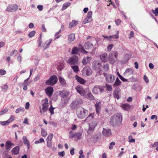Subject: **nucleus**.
<instances>
[{
  "label": "nucleus",
  "mask_w": 158,
  "mask_h": 158,
  "mask_svg": "<svg viewBox=\"0 0 158 158\" xmlns=\"http://www.w3.org/2000/svg\"><path fill=\"white\" fill-rule=\"evenodd\" d=\"M122 116L120 113L115 114L111 117L110 123L113 127L117 126L121 123Z\"/></svg>",
  "instance_id": "1"
},
{
  "label": "nucleus",
  "mask_w": 158,
  "mask_h": 158,
  "mask_svg": "<svg viewBox=\"0 0 158 158\" xmlns=\"http://www.w3.org/2000/svg\"><path fill=\"white\" fill-rule=\"evenodd\" d=\"M79 109L77 113L78 118L81 119L86 117L88 114V111L82 107L80 108Z\"/></svg>",
  "instance_id": "2"
},
{
  "label": "nucleus",
  "mask_w": 158,
  "mask_h": 158,
  "mask_svg": "<svg viewBox=\"0 0 158 158\" xmlns=\"http://www.w3.org/2000/svg\"><path fill=\"white\" fill-rule=\"evenodd\" d=\"M118 55V52L116 51L111 52L108 57L109 62L111 64H113L116 60Z\"/></svg>",
  "instance_id": "3"
},
{
  "label": "nucleus",
  "mask_w": 158,
  "mask_h": 158,
  "mask_svg": "<svg viewBox=\"0 0 158 158\" xmlns=\"http://www.w3.org/2000/svg\"><path fill=\"white\" fill-rule=\"evenodd\" d=\"M44 102L42 104V109L40 108V113L43 114L46 112L48 110L49 106L48 100L46 98L44 100Z\"/></svg>",
  "instance_id": "4"
},
{
  "label": "nucleus",
  "mask_w": 158,
  "mask_h": 158,
  "mask_svg": "<svg viewBox=\"0 0 158 158\" xmlns=\"http://www.w3.org/2000/svg\"><path fill=\"white\" fill-rule=\"evenodd\" d=\"M104 86L96 85L93 88L92 92L94 94L101 93L104 91Z\"/></svg>",
  "instance_id": "5"
},
{
  "label": "nucleus",
  "mask_w": 158,
  "mask_h": 158,
  "mask_svg": "<svg viewBox=\"0 0 158 158\" xmlns=\"http://www.w3.org/2000/svg\"><path fill=\"white\" fill-rule=\"evenodd\" d=\"M57 78L56 76L53 75L45 82L47 85H53L57 81Z\"/></svg>",
  "instance_id": "6"
},
{
  "label": "nucleus",
  "mask_w": 158,
  "mask_h": 158,
  "mask_svg": "<svg viewBox=\"0 0 158 158\" xmlns=\"http://www.w3.org/2000/svg\"><path fill=\"white\" fill-rule=\"evenodd\" d=\"M78 57L76 56H73L69 59L68 62L70 65H75L78 63Z\"/></svg>",
  "instance_id": "7"
},
{
  "label": "nucleus",
  "mask_w": 158,
  "mask_h": 158,
  "mask_svg": "<svg viewBox=\"0 0 158 158\" xmlns=\"http://www.w3.org/2000/svg\"><path fill=\"white\" fill-rule=\"evenodd\" d=\"M18 9V6L15 4L13 5H9L8 6L6 11L8 12H14L16 11Z\"/></svg>",
  "instance_id": "8"
},
{
  "label": "nucleus",
  "mask_w": 158,
  "mask_h": 158,
  "mask_svg": "<svg viewBox=\"0 0 158 158\" xmlns=\"http://www.w3.org/2000/svg\"><path fill=\"white\" fill-rule=\"evenodd\" d=\"M83 74H85L87 76H89L92 74L91 69L88 66H85L83 69Z\"/></svg>",
  "instance_id": "9"
},
{
  "label": "nucleus",
  "mask_w": 158,
  "mask_h": 158,
  "mask_svg": "<svg viewBox=\"0 0 158 158\" xmlns=\"http://www.w3.org/2000/svg\"><path fill=\"white\" fill-rule=\"evenodd\" d=\"M102 65L101 63L98 62L96 61L93 62L92 64V67L93 69L95 70H99Z\"/></svg>",
  "instance_id": "10"
},
{
  "label": "nucleus",
  "mask_w": 158,
  "mask_h": 158,
  "mask_svg": "<svg viewBox=\"0 0 158 158\" xmlns=\"http://www.w3.org/2000/svg\"><path fill=\"white\" fill-rule=\"evenodd\" d=\"M75 89L77 92L81 95L84 96L85 95V91L82 86L78 85L76 87Z\"/></svg>",
  "instance_id": "11"
},
{
  "label": "nucleus",
  "mask_w": 158,
  "mask_h": 158,
  "mask_svg": "<svg viewBox=\"0 0 158 158\" xmlns=\"http://www.w3.org/2000/svg\"><path fill=\"white\" fill-rule=\"evenodd\" d=\"M121 90L119 88H116L114 90L113 95L114 98L118 99L120 98Z\"/></svg>",
  "instance_id": "12"
},
{
  "label": "nucleus",
  "mask_w": 158,
  "mask_h": 158,
  "mask_svg": "<svg viewBox=\"0 0 158 158\" xmlns=\"http://www.w3.org/2000/svg\"><path fill=\"white\" fill-rule=\"evenodd\" d=\"M69 92L66 90H64L62 91H60V95L62 99H66L68 98Z\"/></svg>",
  "instance_id": "13"
},
{
  "label": "nucleus",
  "mask_w": 158,
  "mask_h": 158,
  "mask_svg": "<svg viewBox=\"0 0 158 158\" xmlns=\"http://www.w3.org/2000/svg\"><path fill=\"white\" fill-rule=\"evenodd\" d=\"M115 77L112 74H108L106 76V81L109 83L113 82L115 80Z\"/></svg>",
  "instance_id": "14"
},
{
  "label": "nucleus",
  "mask_w": 158,
  "mask_h": 158,
  "mask_svg": "<svg viewBox=\"0 0 158 158\" xmlns=\"http://www.w3.org/2000/svg\"><path fill=\"white\" fill-rule=\"evenodd\" d=\"M45 91L48 96L51 97L53 92V88L51 86L48 87L45 89Z\"/></svg>",
  "instance_id": "15"
},
{
  "label": "nucleus",
  "mask_w": 158,
  "mask_h": 158,
  "mask_svg": "<svg viewBox=\"0 0 158 158\" xmlns=\"http://www.w3.org/2000/svg\"><path fill=\"white\" fill-rule=\"evenodd\" d=\"M102 134L104 136L108 137L111 135V130L110 129H106L103 128Z\"/></svg>",
  "instance_id": "16"
},
{
  "label": "nucleus",
  "mask_w": 158,
  "mask_h": 158,
  "mask_svg": "<svg viewBox=\"0 0 158 158\" xmlns=\"http://www.w3.org/2000/svg\"><path fill=\"white\" fill-rule=\"evenodd\" d=\"M100 59L101 61L103 62H105L107 61L108 60V55L106 53H104L100 55Z\"/></svg>",
  "instance_id": "17"
},
{
  "label": "nucleus",
  "mask_w": 158,
  "mask_h": 158,
  "mask_svg": "<svg viewBox=\"0 0 158 158\" xmlns=\"http://www.w3.org/2000/svg\"><path fill=\"white\" fill-rule=\"evenodd\" d=\"M75 78L78 82L81 84H85L86 82L85 80L77 75H76L75 76Z\"/></svg>",
  "instance_id": "18"
},
{
  "label": "nucleus",
  "mask_w": 158,
  "mask_h": 158,
  "mask_svg": "<svg viewBox=\"0 0 158 158\" xmlns=\"http://www.w3.org/2000/svg\"><path fill=\"white\" fill-rule=\"evenodd\" d=\"M14 145V144L12 143L10 140H7L5 145V148L6 150H10L11 148V146Z\"/></svg>",
  "instance_id": "19"
},
{
  "label": "nucleus",
  "mask_w": 158,
  "mask_h": 158,
  "mask_svg": "<svg viewBox=\"0 0 158 158\" xmlns=\"http://www.w3.org/2000/svg\"><path fill=\"white\" fill-rule=\"evenodd\" d=\"M90 59V57L87 56L86 57H84L81 61L83 64L84 65H86L89 62Z\"/></svg>",
  "instance_id": "20"
},
{
  "label": "nucleus",
  "mask_w": 158,
  "mask_h": 158,
  "mask_svg": "<svg viewBox=\"0 0 158 158\" xmlns=\"http://www.w3.org/2000/svg\"><path fill=\"white\" fill-rule=\"evenodd\" d=\"M19 147L17 146L13 148L11 152L13 154L17 155L19 153Z\"/></svg>",
  "instance_id": "21"
},
{
  "label": "nucleus",
  "mask_w": 158,
  "mask_h": 158,
  "mask_svg": "<svg viewBox=\"0 0 158 158\" xmlns=\"http://www.w3.org/2000/svg\"><path fill=\"white\" fill-rule=\"evenodd\" d=\"M95 106L96 108V112L98 115L100 113L101 109L100 103L96 102V104H95Z\"/></svg>",
  "instance_id": "22"
},
{
  "label": "nucleus",
  "mask_w": 158,
  "mask_h": 158,
  "mask_svg": "<svg viewBox=\"0 0 158 158\" xmlns=\"http://www.w3.org/2000/svg\"><path fill=\"white\" fill-rule=\"evenodd\" d=\"M133 70L131 68L128 69L126 70L124 74L126 75H129L133 73Z\"/></svg>",
  "instance_id": "23"
},
{
  "label": "nucleus",
  "mask_w": 158,
  "mask_h": 158,
  "mask_svg": "<svg viewBox=\"0 0 158 158\" xmlns=\"http://www.w3.org/2000/svg\"><path fill=\"white\" fill-rule=\"evenodd\" d=\"M79 51V48H78L77 47H74L72 49V50L71 52V53L72 54H74V55L77 54L78 53Z\"/></svg>",
  "instance_id": "24"
},
{
  "label": "nucleus",
  "mask_w": 158,
  "mask_h": 158,
  "mask_svg": "<svg viewBox=\"0 0 158 158\" xmlns=\"http://www.w3.org/2000/svg\"><path fill=\"white\" fill-rule=\"evenodd\" d=\"M60 85L63 87H66V81L64 79L63 77H60Z\"/></svg>",
  "instance_id": "25"
},
{
  "label": "nucleus",
  "mask_w": 158,
  "mask_h": 158,
  "mask_svg": "<svg viewBox=\"0 0 158 158\" xmlns=\"http://www.w3.org/2000/svg\"><path fill=\"white\" fill-rule=\"evenodd\" d=\"M71 3L69 2H67L63 4L61 10H64L69 7L71 5Z\"/></svg>",
  "instance_id": "26"
},
{
  "label": "nucleus",
  "mask_w": 158,
  "mask_h": 158,
  "mask_svg": "<svg viewBox=\"0 0 158 158\" xmlns=\"http://www.w3.org/2000/svg\"><path fill=\"white\" fill-rule=\"evenodd\" d=\"M93 46V44L88 41L86 42L84 45L86 49H89L91 48Z\"/></svg>",
  "instance_id": "27"
},
{
  "label": "nucleus",
  "mask_w": 158,
  "mask_h": 158,
  "mask_svg": "<svg viewBox=\"0 0 158 158\" xmlns=\"http://www.w3.org/2000/svg\"><path fill=\"white\" fill-rule=\"evenodd\" d=\"M69 98L62 99L61 100V105L62 107L65 106L67 103L68 101Z\"/></svg>",
  "instance_id": "28"
},
{
  "label": "nucleus",
  "mask_w": 158,
  "mask_h": 158,
  "mask_svg": "<svg viewBox=\"0 0 158 158\" xmlns=\"http://www.w3.org/2000/svg\"><path fill=\"white\" fill-rule=\"evenodd\" d=\"M23 140L24 143L29 148L30 146V143L29 140L27 139V137L25 136H23Z\"/></svg>",
  "instance_id": "29"
},
{
  "label": "nucleus",
  "mask_w": 158,
  "mask_h": 158,
  "mask_svg": "<svg viewBox=\"0 0 158 158\" xmlns=\"http://www.w3.org/2000/svg\"><path fill=\"white\" fill-rule=\"evenodd\" d=\"M121 82L119 80L118 77H117L114 84L113 85V86L115 87L118 86L120 85Z\"/></svg>",
  "instance_id": "30"
},
{
  "label": "nucleus",
  "mask_w": 158,
  "mask_h": 158,
  "mask_svg": "<svg viewBox=\"0 0 158 158\" xmlns=\"http://www.w3.org/2000/svg\"><path fill=\"white\" fill-rule=\"evenodd\" d=\"M69 40L70 42H72L75 39V34L72 33L69 36Z\"/></svg>",
  "instance_id": "31"
},
{
  "label": "nucleus",
  "mask_w": 158,
  "mask_h": 158,
  "mask_svg": "<svg viewBox=\"0 0 158 158\" xmlns=\"http://www.w3.org/2000/svg\"><path fill=\"white\" fill-rule=\"evenodd\" d=\"M75 137L77 140L80 139H81V137L82 135V133L81 131H79L75 134Z\"/></svg>",
  "instance_id": "32"
},
{
  "label": "nucleus",
  "mask_w": 158,
  "mask_h": 158,
  "mask_svg": "<svg viewBox=\"0 0 158 158\" xmlns=\"http://www.w3.org/2000/svg\"><path fill=\"white\" fill-rule=\"evenodd\" d=\"M77 24V22L75 20H73L72 22H70L69 24V27L72 28L74 26H75Z\"/></svg>",
  "instance_id": "33"
},
{
  "label": "nucleus",
  "mask_w": 158,
  "mask_h": 158,
  "mask_svg": "<svg viewBox=\"0 0 158 158\" xmlns=\"http://www.w3.org/2000/svg\"><path fill=\"white\" fill-rule=\"evenodd\" d=\"M122 107L123 109L127 110L130 108V106L128 104H122Z\"/></svg>",
  "instance_id": "34"
},
{
  "label": "nucleus",
  "mask_w": 158,
  "mask_h": 158,
  "mask_svg": "<svg viewBox=\"0 0 158 158\" xmlns=\"http://www.w3.org/2000/svg\"><path fill=\"white\" fill-rule=\"evenodd\" d=\"M52 41V39H50L47 40L45 43L44 49H46L48 48V46L50 44Z\"/></svg>",
  "instance_id": "35"
},
{
  "label": "nucleus",
  "mask_w": 158,
  "mask_h": 158,
  "mask_svg": "<svg viewBox=\"0 0 158 158\" xmlns=\"http://www.w3.org/2000/svg\"><path fill=\"white\" fill-rule=\"evenodd\" d=\"M71 67L74 72L77 73L79 71V67L77 65L71 66Z\"/></svg>",
  "instance_id": "36"
},
{
  "label": "nucleus",
  "mask_w": 158,
  "mask_h": 158,
  "mask_svg": "<svg viewBox=\"0 0 158 158\" xmlns=\"http://www.w3.org/2000/svg\"><path fill=\"white\" fill-rule=\"evenodd\" d=\"M77 105H78L77 104V102L75 101L73 102L70 105V107L72 109H74L76 107Z\"/></svg>",
  "instance_id": "37"
},
{
  "label": "nucleus",
  "mask_w": 158,
  "mask_h": 158,
  "mask_svg": "<svg viewBox=\"0 0 158 158\" xmlns=\"http://www.w3.org/2000/svg\"><path fill=\"white\" fill-rule=\"evenodd\" d=\"M8 88V86L7 84L4 85L1 87L2 90L3 92H6Z\"/></svg>",
  "instance_id": "38"
},
{
  "label": "nucleus",
  "mask_w": 158,
  "mask_h": 158,
  "mask_svg": "<svg viewBox=\"0 0 158 158\" xmlns=\"http://www.w3.org/2000/svg\"><path fill=\"white\" fill-rule=\"evenodd\" d=\"M117 34L116 35H110V41L112 39H117L118 38L119 36H118V31H117Z\"/></svg>",
  "instance_id": "39"
},
{
  "label": "nucleus",
  "mask_w": 158,
  "mask_h": 158,
  "mask_svg": "<svg viewBox=\"0 0 158 158\" xmlns=\"http://www.w3.org/2000/svg\"><path fill=\"white\" fill-rule=\"evenodd\" d=\"M87 98L90 100H93L94 99V97L91 93H89L87 94Z\"/></svg>",
  "instance_id": "40"
},
{
  "label": "nucleus",
  "mask_w": 158,
  "mask_h": 158,
  "mask_svg": "<svg viewBox=\"0 0 158 158\" xmlns=\"http://www.w3.org/2000/svg\"><path fill=\"white\" fill-rule=\"evenodd\" d=\"M92 19H90L87 17L83 21L82 23L85 24L87 23H89L91 22Z\"/></svg>",
  "instance_id": "41"
},
{
  "label": "nucleus",
  "mask_w": 158,
  "mask_h": 158,
  "mask_svg": "<svg viewBox=\"0 0 158 158\" xmlns=\"http://www.w3.org/2000/svg\"><path fill=\"white\" fill-rule=\"evenodd\" d=\"M105 87L107 90L111 91L112 89V87L111 85H109L107 83L105 85Z\"/></svg>",
  "instance_id": "42"
},
{
  "label": "nucleus",
  "mask_w": 158,
  "mask_h": 158,
  "mask_svg": "<svg viewBox=\"0 0 158 158\" xmlns=\"http://www.w3.org/2000/svg\"><path fill=\"white\" fill-rule=\"evenodd\" d=\"M17 52H18L17 50H13L10 53V55L14 57L17 54Z\"/></svg>",
  "instance_id": "43"
},
{
  "label": "nucleus",
  "mask_w": 158,
  "mask_h": 158,
  "mask_svg": "<svg viewBox=\"0 0 158 158\" xmlns=\"http://www.w3.org/2000/svg\"><path fill=\"white\" fill-rule=\"evenodd\" d=\"M103 68L105 71H107L109 69V64H106L103 65Z\"/></svg>",
  "instance_id": "44"
},
{
  "label": "nucleus",
  "mask_w": 158,
  "mask_h": 158,
  "mask_svg": "<svg viewBox=\"0 0 158 158\" xmlns=\"http://www.w3.org/2000/svg\"><path fill=\"white\" fill-rule=\"evenodd\" d=\"M24 111V108L23 107H20L18 108L15 111V112L17 113H19L21 111L23 112Z\"/></svg>",
  "instance_id": "45"
},
{
  "label": "nucleus",
  "mask_w": 158,
  "mask_h": 158,
  "mask_svg": "<svg viewBox=\"0 0 158 158\" xmlns=\"http://www.w3.org/2000/svg\"><path fill=\"white\" fill-rule=\"evenodd\" d=\"M94 113L90 114L85 120H86L88 119H91L94 117Z\"/></svg>",
  "instance_id": "46"
},
{
  "label": "nucleus",
  "mask_w": 158,
  "mask_h": 158,
  "mask_svg": "<svg viewBox=\"0 0 158 158\" xmlns=\"http://www.w3.org/2000/svg\"><path fill=\"white\" fill-rule=\"evenodd\" d=\"M35 33V31H32L30 32L28 34V36L30 38L33 37Z\"/></svg>",
  "instance_id": "47"
},
{
  "label": "nucleus",
  "mask_w": 158,
  "mask_h": 158,
  "mask_svg": "<svg viewBox=\"0 0 158 158\" xmlns=\"http://www.w3.org/2000/svg\"><path fill=\"white\" fill-rule=\"evenodd\" d=\"M53 135L52 134H50L47 138V141H51L53 137Z\"/></svg>",
  "instance_id": "48"
},
{
  "label": "nucleus",
  "mask_w": 158,
  "mask_h": 158,
  "mask_svg": "<svg viewBox=\"0 0 158 158\" xmlns=\"http://www.w3.org/2000/svg\"><path fill=\"white\" fill-rule=\"evenodd\" d=\"M64 64L65 63L63 61L60 62V71L64 68Z\"/></svg>",
  "instance_id": "49"
},
{
  "label": "nucleus",
  "mask_w": 158,
  "mask_h": 158,
  "mask_svg": "<svg viewBox=\"0 0 158 158\" xmlns=\"http://www.w3.org/2000/svg\"><path fill=\"white\" fill-rule=\"evenodd\" d=\"M0 123L2 126L6 125L9 123L8 121H0Z\"/></svg>",
  "instance_id": "50"
},
{
  "label": "nucleus",
  "mask_w": 158,
  "mask_h": 158,
  "mask_svg": "<svg viewBox=\"0 0 158 158\" xmlns=\"http://www.w3.org/2000/svg\"><path fill=\"white\" fill-rule=\"evenodd\" d=\"M152 11L154 14L156 16H157L158 15V8H156L155 10H152Z\"/></svg>",
  "instance_id": "51"
},
{
  "label": "nucleus",
  "mask_w": 158,
  "mask_h": 158,
  "mask_svg": "<svg viewBox=\"0 0 158 158\" xmlns=\"http://www.w3.org/2000/svg\"><path fill=\"white\" fill-rule=\"evenodd\" d=\"M75 136V134H73L72 131H71L69 133V138L70 139L72 138Z\"/></svg>",
  "instance_id": "52"
},
{
  "label": "nucleus",
  "mask_w": 158,
  "mask_h": 158,
  "mask_svg": "<svg viewBox=\"0 0 158 158\" xmlns=\"http://www.w3.org/2000/svg\"><path fill=\"white\" fill-rule=\"evenodd\" d=\"M92 11H90L88 12L87 17L90 19H92Z\"/></svg>",
  "instance_id": "53"
},
{
  "label": "nucleus",
  "mask_w": 158,
  "mask_h": 158,
  "mask_svg": "<svg viewBox=\"0 0 158 158\" xmlns=\"http://www.w3.org/2000/svg\"><path fill=\"white\" fill-rule=\"evenodd\" d=\"M41 135H42L44 137H46L47 135L46 132L43 129H42L41 130Z\"/></svg>",
  "instance_id": "54"
},
{
  "label": "nucleus",
  "mask_w": 158,
  "mask_h": 158,
  "mask_svg": "<svg viewBox=\"0 0 158 158\" xmlns=\"http://www.w3.org/2000/svg\"><path fill=\"white\" fill-rule=\"evenodd\" d=\"M130 25L132 28H133V29H134L135 31H136V30L137 29V28L135 26L134 24H133V23L131 22H130Z\"/></svg>",
  "instance_id": "55"
},
{
  "label": "nucleus",
  "mask_w": 158,
  "mask_h": 158,
  "mask_svg": "<svg viewBox=\"0 0 158 158\" xmlns=\"http://www.w3.org/2000/svg\"><path fill=\"white\" fill-rule=\"evenodd\" d=\"M8 111V109H5L0 112V115H2L4 113L7 112Z\"/></svg>",
  "instance_id": "56"
},
{
  "label": "nucleus",
  "mask_w": 158,
  "mask_h": 158,
  "mask_svg": "<svg viewBox=\"0 0 158 158\" xmlns=\"http://www.w3.org/2000/svg\"><path fill=\"white\" fill-rule=\"evenodd\" d=\"M55 108L52 107V105H51L50 106V107L49 109V110L50 111L51 113V115H52V114H53L54 113V109Z\"/></svg>",
  "instance_id": "57"
},
{
  "label": "nucleus",
  "mask_w": 158,
  "mask_h": 158,
  "mask_svg": "<svg viewBox=\"0 0 158 158\" xmlns=\"http://www.w3.org/2000/svg\"><path fill=\"white\" fill-rule=\"evenodd\" d=\"M115 145V143L114 142H112L110 144V145L109 147V148L110 149H112L113 148V146Z\"/></svg>",
  "instance_id": "58"
},
{
  "label": "nucleus",
  "mask_w": 158,
  "mask_h": 158,
  "mask_svg": "<svg viewBox=\"0 0 158 158\" xmlns=\"http://www.w3.org/2000/svg\"><path fill=\"white\" fill-rule=\"evenodd\" d=\"M54 36L55 38L54 40H55L59 37V31L55 33L54 35Z\"/></svg>",
  "instance_id": "59"
},
{
  "label": "nucleus",
  "mask_w": 158,
  "mask_h": 158,
  "mask_svg": "<svg viewBox=\"0 0 158 158\" xmlns=\"http://www.w3.org/2000/svg\"><path fill=\"white\" fill-rule=\"evenodd\" d=\"M15 118L14 116L13 115L11 116L10 118L7 120L9 123L12 122L14 120Z\"/></svg>",
  "instance_id": "60"
},
{
  "label": "nucleus",
  "mask_w": 158,
  "mask_h": 158,
  "mask_svg": "<svg viewBox=\"0 0 158 158\" xmlns=\"http://www.w3.org/2000/svg\"><path fill=\"white\" fill-rule=\"evenodd\" d=\"M30 83H31V82H28V81H27L26 82H25L24 81L23 83L20 84V85H22V86L25 85L27 86V85H29V84Z\"/></svg>",
  "instance_id": "61"
},
{
  "label": "nucleus",
  "mask_w": 158,
  "mask_h": 158,
  "mask_svg": "<svg viewBox=\"0 0 158 158\" xmlns=\"http://www.w3.org/2000/svg\"><path fill=\"white\" fill-rule=\"evenodd\" d=\"M75 101L77 102V104L78 105L82 104L83 103V101L82 100L80 99H78Z\"/></svg>",
  "instance_id": "62"
},
{
  "label": "nucleus",
  "mask_w": 158,
  "mask_h": 158,
  "mask_svg": "<svg viewBox=\"0 0 158 158\" xmlns=\"http://www.w3.org/2000/svg\"><path fill=\"white\" fill-rule=\"evenodd\" d=\"M37 8L40 11H42L43 8V6L42 5H38Z\"/></svg>",
  "instance_id": "63"
},
{
  "label": "nucleus",
  "mask_w": 158,
  "mask_h": 158,
  "mask_svg": "<svg viewBox=\"0 0 158 158\" xmlns=\"http://www.w3.org/2000/svg\"><path fill=\"white\" fill-rule=\"evenodd\" d=\"M6 73V71L4 69H0V75H3Z\"/></svg>",
  "instance_id": "64"
}]
</instances>
